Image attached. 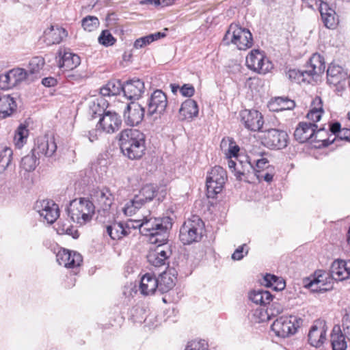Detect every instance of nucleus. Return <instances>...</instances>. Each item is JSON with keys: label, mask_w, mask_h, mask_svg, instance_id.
Masks as SVG:
<instances>
[{"label": "nucleus", "mask_w": 350, "mask_h": 350, "mask_svg": "<svg viewBox=\"0 0 350 350\" xmlns=\"http://www.w3.org/2000/svg\"><path fill=\"white\" fill-rule=\"evenodd\" d=\"M158 291V281L157 278L151 273H146L141 278L139 291L144 295H153Z\"/></svg>", "instance_id": "obj_28"}, {"label": "nucleus", "mask_w": 350, "mask_h": 350, "mask_svg": "<svg viewBox=\"0 0 350 350\" xmlns=\"http://www.w3.org/2000/svg\"><path fill=\"white\" fill-rule=\"evenodd\" d=\"M167 105V98L165 94L157 90L151 94L147 103V116H151L154 114H163Z\"/></svg>", "instance_id": "obj_15"}, {"label": "nucleus", "mask_w": 350, "mask_h": 350, "mask_svg": "<svg viewBox=\"0 0 350 350\" xmlns=\"http://www.w3.org/2000/svg\"><path fill=\"white\" fill-rule=\"evenodd\" d=\"M319 10L325 26L329 29L334 28L337 24L335 11L325 2L321 3Z\"/></svg>", "instance_id": "obj_32"}, {"label": "nucleus", "mask_w": 350, "mask_h": 350, "mask_svg": "<svg viewBox=\"0 0 350 350\" xmlns=\"http://www.w3.org/2000/svg\"><path fill=\"white\" fill-rule=\"evenodd\" d=\"M317 126L314 123L301 122L296 127L294 137L299 143H305L312 137H314V140L326 142V139H318V135L324 131V129L317 131Z\"/></svg>", "instance_id": "obj_11"}, {"label": "nucleus", "mask_w": 350, "mask_h": 350, "mask_svg": "<svg viewBox=\"0 0 350 350\" xmlns=\"http://www.w3.org/2000/svg\"><path fill=\"white\" fill-rule=\"evenodd\" d=\"M248 253V247L246 244L239 246L232 254L234 260H240Z\"/></svg>", "instance_id": "obj_53"}, {"label": "nucleus", "mask_w": 350, "mask_h": 350, "mask_svg": "<svg viewBox=\"0 0 350 350\" xmlns=\"http://www.w3.org/2000/svg\"><path fill=\"white\" fill-rule=\"evenodd\" d=\"M124 228L128 232V235L131 233L132 230H139V225L141 224V219L139 220H129L127 222H124Z\"/></svg>", "instance_id": "obj_59"}, {"label": "nucleus", "mask_w": 350, "mask_h": 350, "mask_svg": "<svg viewBox=\"0 0 350 350\" xmlns=\"http://www.w3.org/2000/svg\"><path fill=\"white\" fill-rule=\"evenodd\" d=\"M143 200H140L135 195L133 199L127 202L123 208L124 213L127 216L135 215L143 206Z\"/></svg>", "instance_id": "obj_44"}, {"label": "nucleus", "mask_w": 350, "mask_h": 350, "mask_svg": "<svg viewBox=\"0 0 350 350\" xmlns=\"http://www.w3.org/2000/svg\"><path fill=\"white\" fill-rule=\"evenodd\" d=\"M240 116L241 122L248 130L258 131L262 127V116L256 110H243L241 111Z\"/></svg>", "instance_id": "obj_17"}, {"label": "nucleus", "mask_w": 350, "mask_h": 350, "mask_svg": "<svg viewBox=\"0 0 350 350\" xmlns=\"http://www.w3.org/2000/svg\"><path fill=\"white\" fill-rule=\"evenodd\" d=\"M307 68L305 72L309 76L319 75L323 73L325 68L323 58L319 54H314L310 57Z\"/></svg>", "instance_id": "obj_31"}, {"label": "nucleus", "mask_w": 350, "mask_h": 350, "mask_svg": "<svg viewBox=\"0 0 350 350\" xmlns=\"http://www.w3.org/2000/svg\"><path fill=\"white\" fill-rule=\"evenodd\" d=\"M123 92V84L120 81L112 80L100 89V93L103 96H111Z\"/></svg>", "instance_id": "obj_41"}, {"label": "nucleus", "mask_w": 350, "mask_h": 350, "mask_svg": "<svg viewBox=\"0 0 350 350\" xmlns=\"http://www.w3.org/2000/svg\"><path fill=\"white\" fill-rule=\"evenodd\" d=\"M67 36L66 30L58 26H51L44 31L41 40L47 46L59 44Z\"/></svg>", "instance_id": "obj_25"}, {"label": "nucleus", "mask_w": 350, "mask_h": 350, "mask_svg": "<svg viewBox=\"0 0 350 350\" xmlns=\"http://www.w3.org/2000/svg\"><path fill=\"white\" fill-rule=\"evenodd\" d=\"M330 275L335 280H344L350 276V261L335 260L330 268Z\"/></svg>", "instance_id": "obj_26"}, {"label": "nucleus", "mask_w": 350, "mask_h": 350, "mask_svg": "<svg viewBox=\"0 0 350 350\" xmlns=\"http://www.w3.org/2000/svg\"><path fill=\"white\" fill-rule=\"evenodd\" d=\"M56 258L59 265L66 268H77L83 261L82 256L79 253L71 252L64 248L58 251Z\"/></svg>", "instance_id": "obj_18"}, {"label": "nucleus", "mask_w": 350, "mask_h": 350, "mask_svg": "<svg viewBox=\"0 0 350 350\" xmlns=\"http://www.w3.org/2000/svg\"><path fill=\"white\" fill-rule=\"evenodd\" d=\"M286 132L275 129L265 131L262 136V144L271 149H282L288 144Z\"/></svg>", "instance_id": "obj_9"}, {"label": "nucleus", "mask_w": 350, "mask_h": 350, "mask_svg": "<svg viewBox=\"0 0 350 350\" xmlns=\"http://www.w3.org/2000/svg\"><path fill=\"white\" fill-rule=\"evenodd\" d=\"M106 232L113 240H119L128 236L124 222H114L106 228Z\"/></svg>", "instance_id": "obj_39"}, {"label": "nucleus", "mask_w": 350, "mask_h": 350, "mask_svg": "<svg viewBox=\"0 0 350 350\" xmlns=\"http://www.w3.org/2000/svg\"><path fill=\"white\" fill-rule=\"evenodd\" d=\"M342 129L341 125L338 122H335L329 125V131L338 138Z\"/></svg>", "instance_id": "obj_63"}, {"label": "nucleus", "mask_w": 350, "mask_h": 350, "mask_svg": "<svg viewBox=\"0 0 350 350\" xmlns=\"http://www.w3.org/2000/svg\"><path fill=\"white\" fill-rule=\"evenodd\" d=\"M310 109L318 111L323 113V102L319 96H316L312 101Z\"/></svg>", "instance_id": "obj_60"}, {"label": "nucleus", "mask_w": 350, "mask_h": 350, "mask_svg": "<svg viewBox=\"0 0 350 350\" xmlns=\"http://www.w3.org/2000/svg\"><path fill=\"white\" fill-rule=\"evenodd\" d=\"M303 319L297 316H282L271 325V330L277 336L286 338L294 334L302 325Z\"/></svg>", "instance_id": "obj_7"}, {"label": "nucleus", "mask_w": 350, "mask_h": 350, "mask_svg": "<svg viewBox=\"0 0 350 350\" xmlns=\"http://www.w3.org/2000/svg\"><path fill=\"white\" fill-rule=\"evenodd\" d=\"M247 66L260 74H265L272 68L271 63L258 50H252L246 57Z\"/></svg>", "instance_id": "obj_13"}, {"label": "nucleus", "mask_w": 350, "mask_h": 350, "mask_svg": "<svg viewBox=\"0 0 350 350\" xmlns=\"http://www.w3.org/2000/svg\"><path fill=\"white\" fill-rule=\"evenodd\" d=\"M264 281L265 286L268 287H272L274 290L280 291L285 288L284 280L275 275L267 274L264 277Z\"/></svg>", "instance_id": "obj_47"}, {"label": "nucleus", "mask_w": 350, "mask_h": 350, "mask_svg": "<svg viewBox=\"0 0 350 350\" xmlns=\"http://www.w3.org/2000/svg\"><path fill=\"white\" fill-rule=\"evenodd\" d=\"M38 159L36 152L31 150V152L23 157L21 161V167L26 172H31L34 170L38 164Z\"/></svg>", "instance_id": "obj_43"}, {"label": "nucleus", "mask_w": 350, "mask_h": 350, "mask_svg": "<svg viewBox=\"0 0 350 350\" xmlns=\"http://www.w3.org/2000/svg\"><path fill=\"white\" fill-rule=\"evenodd\" d=\"M144 83L139 79L127 81L123 84L124 96L129 100H137L144 92Z\"/></svg>", "instance_id": "obj_22"}, {"label": "nucleus", "mask_w": 350, "mask_h": 350, "mask_svg": "<svg viewBox=\"0 0 350 350\" xmlns=\"http://www.w3.org/2000/svg\"><path fill=\"white\" fill-rule=\"evenodd\" d=\"M36 154L52 157L57 150L56 143L53 137L46 136L38 138L36 146L32 149Z\"/></svg>", "instance_id": "obj_24"}, {"label": "nucleus", "mask_w": 350, "mask_h": 350, "mask_svg": "<svg viewBox=\"0 0 350 350\" xmlns=\"http://www.w3.org/2000/svg\"><path fill=\"white\" fill-rule=\"evenodd\" d=\"M172 226V219L166 216L163 217H147L141 219L139 232L144 236H148L152 244L164 243L167 240V231Z\"/></svg>", "instance_id": "obj_1"}, {"label": "nucleus", "mask_w": 350, "mask_h": 350, "mask_svg": "<svg viewBox=\"0 0 350 350\" xmlns=\"http://www.w3.org/2000/svg\"><path fill=\"white\" fill-rule=\"evenodd\" d=\"M16 108L14 98L8 94L0 96V118L10 116Z\"/></svg>", "instance_id": "obj_33"}, {"label": "nucleus", "mask_w": 350, "mask_h": 350, "mask_svg": "<svg viewBox=\"0 0 350 350\" xmlns=\"http://www.w3.org/2000/svg\"><path fill=\"white\" fill-rule=\"evenodd\" d=\"M227 180L226 170L220 166L212 168L206 177L207 195L208 198H214L219 193Z\"/></svg>", "instance_id": "obj_8"}, {"label": "nucleus", "mask_w": 350, "mask_h": 350, "mask_svg": "<svg viewBox=\"0 0 350 350\" xmlns=\"http://www.w3.org/2000/svg\"><path fill=\"white\" fill-rule=\"evenodd\" d=\"M145 109L141 105L132 102L127 105L124 112L125 122L131 126H137L144 119Z\"/></svg>", "instance_id": "obj_19"}, {"label": "nucleus", "mask_w": 350, "mask_h": 350, "mask_svg": "<svg viewBox=\"0 0 350 350\" xmlns=\"http://www.w3.org/2000/svg\"><path fill=\"white\" fill-rule=\"evenodd\" d=\"M234 176L237 180L247 183L253 182L255 178L260 179V178L259 171L255 169L252 160L247 159L245 161H239Z\"/></svg>", "instance_id": "obj_16"}, {"label": "nucleus", "mask_w": 350, "mask_h": 350, "mask_svg": "<svg viewBox=\"0 0 350 350\" xmlns=\"http://www.w3.org/2000/svg\"><path fill=\"white\" fill-rule=\"evenodd\" d=\"M154 250H150L147 255L148 262L155 267H165L168 265V258L172 254L170 246L164 243H157Z\"/></svg>", "instance_id": "obj_10"}, {"label": "nucleus", "mask_w": 350, "mask_h": 350, "mask_svg": "<svg viewBox=\"0 0 350 350\" xmlns=\"http://www.w3.org/2000/svg\"><path fill=\"white\" fill-rule=\"evenodd\" d=\"M261 158L255 159L254 161H252V163H256L255 169L258 171H259V173L261 172V170H263L268 167V160L266 158L262 157V154H260Z\"/></svg>", "instance_id": "obj_57"}, {"label": "nucleus", "mask_w": 350, "mask_h": 350, "mask_svg": "<svg viewBox=\"0 0 350 350\" xmlns=\"http://www.w3.org/2000/svg\"><path fill=\"white\" fill-rule=\"evenodd\" d=\"M269 306L264 311L262 309L256 310L255 311V316H258V321L262 322L271 319L280 314L283 311V306L278 302H273L269 304Z\"/></svg>", "instance_id": "obj_29"}, {"label": "nucleus", "mask_w": 350, "mask_h": 350, "mask_svg": "<svg viewBox=\"0 0 350 350\" xmlns=\"http://www.w3.org/2000/svg\"><path fill=\"white\" fill-rule=\"evenodd\" d=\"M105 101L103 98H94L89 102L88 114L92 118H100L107 111L105 108Z\"/></svg>", "instance_id": "obj_38"}, {"label": "nucleus", "mask_w": 350, "mask_h": 350, "mask_svg": "<svg viewBox=\"0 0 350 350\" xmlns=\"http://www.w3.org/2000/svg\"><path fill=\"white\" fill-rule=\"evenodd\" d=\"M175 0H145V3L154 4L155 5L168 6L174 3Z\"/></svg>", "instance_id": "obj_62"}, {"label": "nucleus", "mask_w": 350, "mask_h": 350, "mask_svg": "<svg viewBox=\"0 0 350 350\" xmlns=\"http://www.w3.org/2000/svg\"><path fill=\"white\" fill-rule=\"evenodd\" d=\"M95 207L93 202L85 198L72 200L67 208L68 216L73 222L83 226L90 222L94 214Z\"/></svg>", "instance_id": "obj_3"}, {"label": "nucleus", "mask_w": 350, "mask_h": 350, "mask_svg": "<svg viewBox=\"0 0 350 350\" xmlns=\"http://www.w3.org/2000/svg\"><path fill=\"white\" fill-rule=\"evenodd\" d=\"M180 92L183 96L191 97L195 93V88L191 84H184L180 87Z\"/></svg>", "instance_id": "obj_58"}, {"label": "nucleus", "mask_w": 350, "mask_h": 350, "mask_svg": "<svg viewBox=\"0 0 350 350\" xmlns=\"http://www.w3.org/2000/svg\"><path fill=\"white\" fill-rule=\"evenodd\" d=\"M152 43L150 36H146L137 39L133 44L134 48L139 49L145 47L146 46Z\"/></svg>", "instance_id": "obj_55"}, {"label": "nucleus", "mask_w": 350, "mask_h": 350, "mask_svg": "<svg viewBox=\"0 0 350 350\" xmlns=\"http://www.w3.org/2000/svg\"><path fill=\"white\" fill-rule=\"evenodd\" d=\"M116 40L109 30H103L98 37L99 43L105 46H112Z\"/></svg>", "instance_id": "obj_49"}, {"label": "nucleus", "mask_w": 350, "mask_h": 350, "mask_svg": "<svg viewBox=\"0 0 350 350\" xmlns=\"http://www.w3.org/2000/svg\"><path fill=\"white\" fill-rule=\"evenodd\" d=\"M119 141L122 152L129 159H139L145 154V135L138 129L123 130Z\"/></svg>", "instance_id": "obj_2"}, {"label": "nucleus", "mask_w": 350, "mask_h": 350, "mask_svg": "<svg viewBox=\"0 0 350 350\" xmlns=\"http://www.w3.org/2000/svg\"><path fill=\"white\" fill-rule=\"evenodd\" d=\"M345 336L339 326H334L331 334V343L333 350H346L347 345Z\"/></svg>", "instance_id": "obj_34"}, {"label": "nucleus", "mask_w": 350, "mask_h": 350, "mask_svg": "<svg viewBox=\"0 0 350 350\" xmlns=\"http://www.w3.org/2000/svg\"><path fill=\"white\" fill-rule=\"evenodd\" d=\"M326 340L325 325L323 321H319L313 325L308 333V342L315 347H321Z\"/></svg>", "instance_id": "obj_23"}, {"label": "nucleus", "mask_w": 350, "mask_h": 350, "mask_svg": "<svg viewBox=\"0 0 350 350\" xmlns=\"http://www.w3.org/2000/svg\"><path fill=\"white\" fill-rule=\"evenodd\" d=\"M58 55L59 57L58 61L59 67L60 68H63L64 70H73L81 63L79 56L70 51H62V50H59Z\"/></svg>", "instance_id": "obj_27"}, {"label": "nucleus", "mask_w": 350, "mask_h": 350, "mask_svg": "<svg viewBox=\"0 0 350 350\" xmlns=\"http://www.w3.org/2000/svg\"><path fill=\"white\" fill-rule=\"evenodd\" d=\"M11 70L14 75L16 85H18L20 82L23 81L27 78V72L23 68H16L12 69Z\"/></svg>", "instance_id": "obj_54"}, {"label": "nucleus", "mask_w": 350, "mask_h": 350, "mask_svg": "<svg viewBox=\"0 0 350 350\" xmlns=\"http://www.w3.org/2000/svg\"><path fill=\"white\" fill-rule=\"evenodd\" d=\"M44 65V59L42 57L36 56L33 57L29 64L31 73L38 72Z\"/></svg>", "instance_id": "obj_50"}, {"label": "nucleus", "mask_w": 350, "mask_h": 350, "mask_svg": "<svg viewBox=\"0 0 350 350\" xmlns=\"http://www.w3.org/2000/svg\"><path fill=\"white\" fill-rule=\"evenodd\" d=\"M185 350H208V344L204 340H195L189 342Z\"/></svg>", "instance_id": "obj_51"}, {"label": "nucleus", "mask_w": 350, "mask_h": 350, "mask_svg": "<svg viewBox=\"0 0 350 350\" xmlns=\"http://www.w3.org/2000/svg\"><path fill=\"white\" fill-rule=\"evenodd\" d=\"M158 291L161 293H165L171 290L175 285V278L170 273L163 271L158 278Z\"/></svg>", "instance_id": "obj_35"}, {"label": "nucleus", "mask_w": 350, "mask_h": 350, "mask_svg": "<svg viewBox=\"0 0 350 350\" xmlns=\"http://www.w3.org/2000/svg\"><path fill=\"white\" fill-rule=\"evenodd\" d=\"M249 298L252 302L256 304L265 306L270 303L272 299V295L270 292L267 291L258 289L252 291L250 293Z\"/></svg>", "instance_id": "obj_40"}, {"label": "nucleus", "mask_w": 350, "mask_h": 350, "mask_svg": "<svg viewBox=\"0 0 350 350\" xmlns=\"http://www.w3.org/2000/svg\"><path fill=\"white\" fill-rule=\"evenodd\" d=\"M180 118L183 120H191L198 115V106L193 99L184 101L179 109Z\"/></svg>", "instance_id": "obj_30"}, {"label": "nucleus", "mask_w": 350, "mask_h": 350, "mask_svg": "<svg viewBox=\"0 0 350 350\" xmlns=\"http://www.w3.org/2000/svg\"><path fill=\"white\" fill-rule=\"evenodd\" d=\"M28 135L29 130L27 126L21 124L15 131L14 137L15 146L18 148H21L26 144Z\"/></svg>", "instance_id": "obj_46"}, {"label": "nucleus", "mask_w": 350, "mask_h": 350, "mask_svg": "<svg viewBox=\"0 0 350 350\" xmlns=\"http://www.w3.org/2000/svg\"><path fill=\"white\" fill-rule=\"evenodd\" d=\"M157 186L152 184H147L142 187L139 193L135 196L143 200L145 204L146 202L153 200L157 193Z\"/></svg>", "instance_id": "obj_42"}, {"label": "nucleus", "mask_w": 350, "mask_h": 350, "mask_svg": "<svg viewBox=\"0 0 350 350\" xmlns=\"http://www.w3.org/2000/svg\"><path fill=\"white\" fill-rule=\"evenodd\" d=\"M222 152L228 158L237 157L239 152V147L232 138H224L220 143Z\"/></svg>", "instance_id": "obj_37"}, {"label": "nucleus", "mask_w": 350, "mask_h": 350, "mask_svg": "<svg viewBox=\"0 0 350 350\" xmlns=\"http://www.w3.org/2000/svg\"><path fill=\"white\" fill-rule=\"evenodd\" d=\"M223 42L226 45L232 44L239 50H246L252 46L253 37L248 29L237 23H232L224 36Z\"/></svg>", "instance_id": "obj_4"}, {"label": "nucleus", "mask_w": 350, "mask_h": 350, "mask_svg": "<svg viewBox=\"0 0 350 350\" xmlns=\"http://www.w3.org/2000/svg\"><path fill=\"white\" fill-rule=\"evenodd\" d=\"M81 25L85 31H92L98 27L99 21L96 16H88L82 20Z\"/></svg>", "instance_id": "obj_48"}, {"label": "nucleus", "mask_w": 350, "mask_h": 350, "mask_svg": "<svg viewBox=\"0 0 350 350\" xmlns=\"http://www.w3.org/2000/svg\"><path fill=\"white\" fill-rule=\"evenodd\" d=\"M329 273L318 271L315 272L314 277L305 286L311 289L312 291L323 293L332 288L330 282H327ZM330 280V278H329Z\"/></svg>", "instance_id": "obj_20"}, {"label": "nucleus", "mask_w": 350, "mask_h": 350, "mask_svg": "<svg viewBox=\"0 0 350 350\" xmlns=\"http://www.w3.org/2000/svg\"><path fill=\"white\" fill-rule=\"evenodd\" d=\"M121 125V117L114 111H107L100 118L96 130L90 132L89 139L91 142L96 140L98 132L114 133L120 129Z\"/></svg>", "instance_id": "obj_6"}, {"label": "nucleus", "mask_w": 350, "mask_h": 350, "mask_svg": "<svg viewBox=\"0 0 350 350\" xmlns=\"http://www.w3.org/2000/svg\"><path fill=\"white\" fill-rule=\"evenodd\" d=\"M305 71H300L296 69H290L287 73L286 76L291 80H293L295 81H299L300 79L304 76Z\"/></svg>", "instance_id": "obj_56"}, {"label": "nucleus", "mask_w": 350, "mask_h": 350, "mask_svg": "<svg viewBox=\"0 0 350 350\" xmlns=\"http://www.w3.org/2000/svg\"><path fill=\"white\" fill-rule=\"evenodd\" d=\"M339 139L350 142V129H342L339 134Z\"/></svg>", "instance_id": "obj_64"}, {"label": "nucleus", "mask_w": 350, "mask_h": 350, "mask_svg": "<svg viewBox=\"0 0 350 350\" xmlns=\"http://www.w3.org/2000/svg\"><path fill=\"white\" fill-rule=\"evenodd\" d=\"M327 79L328 83L342 88L348 79V75L341 66L332 64L327 70Z\"/></svg>", "instance_id": "obj_21"}, {"label": "nucleus", "mask_w": 350, "mask_h": 350, "mask_svg": "<svg viewBox=\"0 0 350 350\" xmlns=\"http://www.w3.org/2000/svg\"><path fill=\"white\" fill-rule=\"evenodd\" d=\"M34 209L44 221L48 224H53L59 217V209L53 200H43L36 202Z\"/></svg>", "instance_id": "obj_12"}, {"label": "nucleus", "mask_w": 350, "mask_h": 350, "mask_svg": "<svg viewBox=\"0 0 350 350\" xmlns=\"http://www.w3.org/2000/svg\"><path fill=\"white\" fill-rule=\"evenodd\" d=\"M342 334L350 340V311L346 312L342 321Z\"/></svg>", "instance_id": "obj_52"}, {"label": "nucleus", "mask_w": 350, "mask_h": 350, "mask_svg": "<svg viewBox=\"0 0 350 350\" xmlns=\"http://www.w3.org/2000/svg\"><path fill=\"white\" fill-rule=\"evenodd\" d=\"M90 197V202H93L95 209L97 208L98 211H108L114 200L113 196L109 189L105 187L93 190Z\"/></svg>", "instance_id": "obj_14"}, {"label": "nucleus", "mask_w": 350, "mask_h": 350, "mask_svg": "<svg viewBox=\"0 0 350 350\" xmlns=\"http://www.w3.org/2000/svg\"><path fill=\"white\" fill-rule=\"evenodd\" d=\"M13 151L7 146H0V172H3L11 163Z\"/></svg>", "instance_id": "obj_45"}, {"label": "nucleus", "mask_w": 350, "mask_h": 350, "mask_svg": "<svg viewBox=\"0 0 350 350\" xmlns=\"http://www.w3.org/2000/svg\"><path fill=\"white\" fill-rule=\"evenodd\" d=\"M204 222L197 215H193L182 225L179 239L184 245L200 241L204 231Z\"/></svg>", "instance_id": "obj_5"}, {"label": "nucleus", "mask_w": 350, "mask_h": 350, "mask_svg": "<svg viewBox=\"0 0 350 350\" xmlns=\"http://www.w3.org/2000/svg\"><path fill=\"white\" fill-rule=\"evenodd\" d=\"M295 106L294 100L286 97H278L269 103V107L272 111H280L293 109Z\"/></svg>", "instance_id": "obj_36"}, {"label": "nucleus", "mask_w": 350, "mask_h": 350, "mask_svg": "<svg viewBox=\"0 0 350 350\" xmlns=\"http://www.w3.org/2000/svg\"><path fill=\"white\" fill-rule=\"evenodd\" d=\"M323 113L318 111L310 109L309 112L307 113V118L311 121L312 123L315 124V122H319L322 116Z\"/></svg>", "instance_id": "obj_61"}]
</instances>
